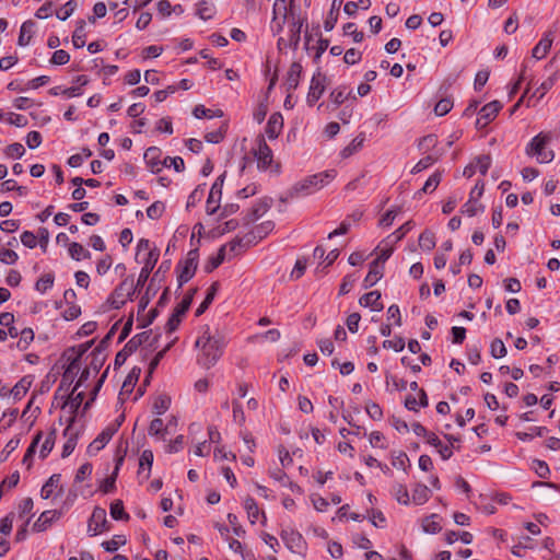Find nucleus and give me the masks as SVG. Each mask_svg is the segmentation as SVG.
Masks as SVG:
<instances>
[{
    "mask_svg": "<svg viewBox=\"0 0 560 560\" xmlns=\"http://www.w3.org/2000/svg\"><path fill=\"white\" fill-rule=\"evenodd\" d=\"M228 341L225 336L220 331L211 332L209 326L202 327L195 346L198 348L199 354L197 362L206 369L213 366L222 357Z\"/></svg>",
    "mask_w": 560,
    "mask_h": 560,
    "instance_id": "obj_1",
    "label": "nucleus"
},
{
    "mask_svg": "<svg viewBox=\"0 0 560 560\" xmlns=\"http://www.w3.org/2000/svg\"><path fill=\"white\" fill-rule=\"evenodd\" d=\"M337 176L335 170H327L317 174L306 176L302 180L298 182L291 189L290 195L293 196H307L314 194L327 186Z\"/></svg>",
    "mask_w": 560,
    "mask_h": 560,
    "instance_id": "obj_2",
    "label": "nucleus"
},
{
    "mask_svg": "<svg viewBox=\"0 0 560 560\" xmlns=\"http://www.w3.org/2000/svg\"><path fill=\"white\" fill-rule=\"evenodd\" d=\"M199 252L198 249H190L185 259L177 265V281L178 288L188 282L196 273L198 267Z\"/></svg>",
    "mask_w": 560,
    "mask_h": 560,
    "instance_id": "obj_3",
    "label": "nucleus"
},
{
    "mask_svg": "<svg viewBox=\"0 0 560 560\" xmlns=\"http://www.w3.org/2000/svg\"><path fill=\"white\" fill-rule=\"evenodd\" d=\"M550 137L548 135L539 133L532 139L526 147V153L528 155H536L539 163H549L553 160V152L546 150V144L549 142Z\"/></svg>",
    "mask_w": 560,
    "mask_h": 560,
    "instance_id": "obj_4",
    "label": "nucleus"
},
{
    "mask_svg": "<svg viewBox=\"0 0 560 560\" xmlns=\"http://www.w3.org/2000/svg\"><path fill=\"white\" fill-rule=\"evenodd\" d=\"M133 292V280L125 279L115 288L108 296L107 302L113 308L118 310L126 303L127 298L131 296Z\"/></svg>",
    "mask_w": 560,
    "mask_h": 560,
    "instance_id": "obj_5",
    "label": "nucleus"
},
{
    "mask_svg": "<svg viewBox=\"0 0 560 560\" xmlns=\"http://www.w3.org/2000/svg\"><path fill=\"white\" fill-rule=\"evenodd\" d=\"M109 530V524L106 517V511L103 508H94L88 524V533L95 536L100 533Z\"/></svg>",
    "mask_w": 560,
    "mask_h": 560,
    "instance_id": "obj_6",
    "label": "nucleus"
},
{
    "mask_svg": "<svg viewBox=\"0 0 560 560\" xmlns=\"http://www.w3.org/2000/svg\"><path fill=\"white\" fill-rule=\"evenodd\" d=\"M119 423H110L107 425L89 445L88 453L95 455L112 440L113 435L117 432Z\"/></svg>",
    "mask_w": 560,
    "mask_h": 560,
    "instance_id": "obj_7",
    "label": "nucleus"
},
{
    "mask_svg": "<svg viewBox=\"0 0 560 560\" xmlns=\"http://www.w3.org/2000/svg\"><path fill=\"white\" fill-rule=\"evenodd\" d=\"M281 538L290 551L298 555H304L306 550V544L303 536L299 532L282 530Z\"/></svg>",
    "mask_w": 560,
    "mask_h": 560,
    "instance_id": "obj_8",
    "label": "nucleus"
},
{
    "mask_svg": "<svg viewBox=\"0 0 560 560\" xmlns=\"http://www.w3.org/2000/svg\"><path fill=\"white\" fill-rule=\"evenodd\" d=\"M326 75L317 72L313 75L307 93V104L313 106L325 92Z\"/></svg>",
    "mask_w": 560,
    "mask_h": 560,
    "instance_id": "obj_9",
    "label": "nucleus"
},
{
    "mask_svg": "<svg viewBox=\"0 0 560 560\" xmlns=\"http://www.w3.org/2000/svg\"><path fill=\"white\" fill-rule=\"evenodd\" d=\"M224 182V174L220 175L212 184L210 194L207 199V213L214 214L219 209V202L222 196V186Z\"/></svg>",
    "mask_w": 560,
    "mask_h": 560,
    "instance_id": "obj_10",
    "label": "nucleus"
},
{
    "mask_svg": "<svg viewBox=\"0 0 560 560\" xmlns=\"http://www.w3.org/2000/svg\"><path fill=\"white\" fill-rule=\"evenodd\" d=\"M254 155L257 160L258 168L267 170L272 163V151L264 139L257 141V148L254 151Z\"/></svg>",
    "mask_w": 560,
    "mask_h": 560,
    "instance_id": "obj_11",
    "label": "nucleus"
},
{
    "mask_svg": "<svg viewBox=\"0 0 560 560\" xmlns=\"http://www.w3.org/2000/svg\"><path fill=\"white\" fill-rule=\"evenodd\" d=\"M502 108V105L498 101L490 102L486 104L478 113L479 117L477 119V126L480 128L486 127L489 122H491Z\"/></svg>",
    "mask_w": 560,
    "mask_h": 560,
    "instance_id": "obj_12",
    "label": "nucleus"
},
{
    "mask_svg": "<svg viewBox=\"0 0 560 560\" xmlns=\"http://www.w3.org/2000/svg\"><path fill=\"white\" fill-rule=\"evenodd\" d=\"M159 257V249L150 250L148 254H145V257L143 259L144 265L139 273L137 287L143 285L147 282V280L150 277V273L152 272L155 264L158 262Z\"/></svg>",
    "mask_w": 560,
    "mask_h": 560,
    "instance_id": "obj_13",
    "label": "nucleus"
},
{
    "mask_svg": "<svg viewBox=\"0 0 560 560\" xmlns=\"http://www.w3.org/2000/svg\"><path fill=\"white\" fill-rule=\"evenodd\" d=\"M283 128V117L280 113H273L270 115L265 131L270 140H275L279 137Z\"/></svg>",
    "mask_w": 560,
    "mask_h": 560,
    "instance_id": "obj_14",
    "label": "nucleus"
},
{
    "mask_svg": "<svg viewBox=\"0 0 560 560\" xmlns=\"http://www.w3.org/2000/svg\"><path fill=\"white\" fill-rule=\"evenodd\" d=\"M271 207V199L257 201L244 218L245 224H249L261 218Z\"/></svg>",
    "mask_w": 560,
    "mask_h": 560,
    "instance_id": "obj_15",
    "label": "nucleus"
},
{
    "mask_svg": "<svg viewBox=\"0 0 560 560\" xmlns=\"http://www.w3.org/2000/svg\"><path fill=\"white\" fill-rule=\"evenodd\" d=\"M153 452L144 450L139 459L138 478L142 481L149 479L152 464H153Z\"/></svg>",
    "mask_w": 560,
    "mask_h": 560,
    "instance_id": "obj_16",
    "label": "nucleus"
},
{
    "mask_svg": "<svg viewBox=\"0 0 560 560\" xmlns=\"http://www.w3.org/2000/svg\"><path fill=\"white\" fill-rule=\"evenodd\" d=\"M384 266L380 264V259H375L370 264V270L366 275L363 287L365 289L375 285L383 277Z\"/></svg>",
    "mask_w": 560,
    "mask_h": 560,
    "instance_id": "obj_17",
    "label": "nucleus"
},
{
    "mask_svg": "<svg viewBox=\"0 0 560 560\" xmlns=\"http://www.w3.org/2000/svg\"><path fill=\"white\" fill-rule=\"evenodd\" d=\"M552 42H553V33L551 31H549L542 36V38L538 42V44L533 48L532 56L538 60L545 58L552 45Z\"/></svg>",
    "mask_w": 560,
    "mask_h": 560,
    "instance_id": "obj_18",
    "label": "nucleus"
},
{
    "mask_svg": "<svg viewBox=\"0 0 560 560\" xmlns=\"http://www.w3.org/2000/svg\"><path fill=\"white\" fill-rule=\"evenodd\" d=\"M359 303L363 307H370L372 311L380 312L383 310L384 305L381 302V292L378 291H371L369 293L363 294Z\"/></svg>",
    "mask_w": 560,
    "mask_h": 560,
    "instance_id": "obj_19",
    "label": "nucleus"
},
{
    "mask_svg": "<svg viewBox=\"0 0 560 560\" xmlns=\"http://www.w3.org/2000/svg\"><path fill=\"white\" fill-rule=\"evenodd\" d=\"M59 516L60 513L56 510H48L43 512L38 520L34 523L33 530L37 533L44 532L55 520L59 518Z\"/></svg>",
    "mask_w": 560,
    "mask_h": 560,
    "instance_id": "obj_20",
    "label": "nucleus"
},
{
    "mask_svg": "<svg viewBox=\"0 0 560 560\" xmlns=\"http://www.w3.org/2000/svg\"><path fill=\"white\" fill-rule=\"evenodd\" d=\"M160 155L161 151L155 147H151L144 152V160L152 173L160 172L164 165L163 162L160 161Z\"/></svg>",
    "mask_w": 560,
    "mask_h": 560,
    "instance_id": "obj_21",
    "label": "nucleus"
},
{
    "mask_svg": "<svg viewBox=\"0 0 560 560\" xmlns=\"http://www.w3.org/2000/svg\"><path fill=\"white\" fill-rule=\"evenodd\" d=\"M302 73V66L300 62L291 63L287 73L285 85L288 91L295 90L299 85L300 77Z\"/></svg>",
    "mask_w": 560,
    "mask_h": 560,
    "instance_id": "obj_22",
    "label": "nucleus"
},
{
    "mask_svg": "<svg viewBox=\"0 0 560 560\" xmlns=\"http://www.w3.org/2000/svg\"><path fill=\"white\" fill-rule=\"evenodd\" d=\"M36 23L32 20L25 21L20 28V35L18 38V44L20 46H27L31 43V39L35 33Z\"/></svg>",
    "mask_w": 560,
    "mask_h": 560,
    "instance_id": "obj_23",
    "label": "nucleus"
},
{
    "mask_svg": "<svg viewBox=\"0 0 560 560\" xmlns=\"http://www.w3.org/2000/svg\"><path fill=\"white\" fill-rule=\"evenodd\" d=\"M63 435L67 438L61 453V456L65 458L74 451L78 441V434L73 431L71 425H68L63 431Z\"/></svg>",
    "mask_w": 560,
    "mask_h": 560,
    "instance_id": "obj_24",
    "label": "nucleus"
},
{
    "mask_svg": "<svg viewBox=\"0 0 560 560\" xmlns=\"http://www.w3.org/2000/svg\"><path fill=\"white\" fill-rule=\"evenodd\" d=\"M364 141H365L364 133L358 135L346 148H343L341 150V152H340L341 158L348 159L351 155H353L354 153L359 152L362 149Z\"/></svg>",
    "mask_w": 560,
    "mask_h": 560,
    "instance_id": "obj_25",
    "label": "nucleus"
},
{
    "mask_svg": "<svg viewBox=\"0 0 560 560\" xmlns=\"http://www.w3.org/2000/svg\"><path fill=\"white\" fill-rule=\"evenodd\" d=\"M244 508L247 512V515H248V520L252 524H255L258 518H259V515L261 514V516L264 518H266V515L264 512H260L259 508H258V504L256 503V501L250 498V497H247L244 501Z\"/></svg>",
    "mask_w": 560,
    "mask_h": 560,
    "instance_id": "obj_26",
    "label": "nucleus"
},
{
    "mask_svg": "<svg viewBox=\"0 0 560 560\" xmlns=\"http://www.w3.org/2000/svg\"><path fill=\"white\" fill-rule=\"evenodd\" d=\"M122 462H124L122 456L117 458L116 466H115L113 474L109 477L105 478L103 480L102 485L100 486V489L102 492L109 493L115 489L117 474H118L119 467L122 464Z\"/></svg>",
    "mask_w": 560,
    "mask_h": 560,
    "instance_id": "obj_27",
    "label": "nucleus"
},
{
    "mask_svg": "<svg viewBox=\"0 0 560 560\" xmlns=\"http://www.w3.org/2000/svg\"><path fill=\"white\" fill-rule=\"evenodd\" d=\"M430 489L422 483H417L412 490V502L415 504H424L430 499Z\"/></svg>",
    "mask_w": 560,
    "mask_h": 560,
    "instance_id": "obj_28",
    "label": "nucleus"
},
{
    "mask_svg": "<svg viewBox=\"0 0 560 560\" xmlns=\"http://www.w3.org/2000/svg\"><path fill=\"white\" fill-rule=\"evenodd\" d=\"M196 13L201 20L207 21L213 18L215 13V7L211 1L201 0L197 4Z\"/></svg>",
    "mask_w": 560,
    "mask_h": 560,
    "instance_id": "obj_29",
    "label": "nucleus"
},
{
    "mask_svg": "<svg viewBox=\"0 0 560 560\" xmlns=\"http://www.w3.org/2000/svg\"><path fill=\"white\" fill-rule=\"evenodd\" d=\"M225 257L226 246H221L218 254L208 259L207 264L205 265V271L208 273L212 272L224 261Z\"/></svg>",
    "mask_w": 560,
    "mask_h": 560,
    "instance_id": "obj_30",
    "label": "nucleus"
},
{
    "mask_svg": "<svg viewBox=\"0 0 560 560\" xmlns=\"http://www.w3.org/2000/svg\"><path fill=\"white\" fill-rule=\"evenodd\" d=\"M219 283L213 282L210 288L208 289L207 295L205 300L201 302V304L196 310V316H200L206 312V310L210 306V304L213 302V299L218 292Z\"/></svg>",
    "mask_w": 560,
    "mask_h": 560,
    "instance_id": "obj_31",
    "label": "nucleus"
},
{
    "mask_svg": "<svg viewBox=\"0 0 560 560\" xmlns=\"http://www.w3.org/2000/svg\"><path fill=\"white\" fill-rule=\"evenodd\" d=\"M85 21L80 20L77 23V27L72 34V43L75 48H82L85 45Z\"/></svg>",
    "mask_w": 560,
    "mask_h": 560,
    "instance_id": "obj_32",
    "label": "nucleus"
},
{
    "mask_svg": "<svg viewBox=\"0 0 560 560\" xmlns=\"http://www.w3.org/2000/svg\"><path fill=\"white\" fill-rule=\"evenodd\" d=\"M330 100L331 102L339 106L342 103H345L349 97H352L353 100H357L355 95H351V91H347L346 86H338L330 93Z\"/></svg>",
    "mask_w": 560,
    "mask_h": 560,
    "instance_id": "obj_33",
    "label": "nucleus"
},
{
    "mask_svg": "<svg viewBox=\"0 0 560 560\" xmlns=\"http://www.w3.org/2000/svg\"><path fill=\"white\" fill-rule=\"evenodd\" d=\"M69 255L74 260L89 259L91 257L90 252L80 243L72 242L69 245Z\"/></svg>",
    "mask_w": 560,
    "mask_h": 560,
    "instance_id": "obj_34",
    "label": "nucleus"
},
{
    "mask_svg": "<svg viewBox=\"0 0 560 560\" xmlns=\"http://www.w3.org/2000/svg\"><path fill=\"white\" fill-rule=\"evenodd\" d=\"M392 494L396 501L400 504L408 505L410 502L409 492L406 486L401 483H395L392 488Z\"/></svg>",
    "mask_w": 560,
    "mask_h": 560,
    "instance_id": "obj_35",
    "label": "nucleus"
},
{
    "mask_svg": "<svg viewBox=\"0 0 560 560\" xmlns=\"http://www.w3.org/2000/svg\"><path fill=\"white\" fill-rule=\"evenodd\" d=\"M110 516L116 521H128L129 514L125 511L121 500H115L109 508Z\"/></svg>",
    "mask_w": 560,
    "mask_h": 560,
    "instance_id": "obj_36",
    "label": "nucleus"
},
{
    "mask_svg": "<svg viewBox=\"0 0 560 560\" xmlns=\"http://www.w3.org/2000/svg\"><path fill=\"white\" fill-rule=\"evenodd\" d=\"M149 339V334L147 331H143L141 334H138L133 336L126 345H125V352H129L130 354L133 353L143 342H145Z\"/></svg>",
    "mask_w": 560,
    "mask_h": 560,
    "instance_id": "obj_37",
    "label": "nucleus"
},
{
    "mask_svg": "<svg viewBox=\"0 0 560 560\" xmlns=\"http://www.w3.org/2000/svg\"><path fill=\"white\" fill-rule=\"evenodd\" d=\"M60 482V475H52L46 483L42 487L40 495L43 499H48L52 495L55 488L58 487Z\"/></svg>",
    "mask_w": 560,
    "mask_h": 560,
    "instance_id": "obj_38",
    "label": "nucleus"
},
{
    "mask_svg": "<svg viewBox=\"0 0 560 560\" xmlns=\"http://www.w3.org/2000/svg\"><path fill=\"white\" fill-rule=\"evenodd\" d=\"M196 291L197 289H191L189 292H187V294L183 298L180 303L177 304L173 313L183 317L185 313L189 310Z\"/></svg>",
    "mask_w": 560,
    "mask_h": 560,
    "instance_id": "obj_39",
    "label": "nucleus"
},
{
    "mask_svg": "<svg viewBox=\"0 0 560 560\" xmlns=\"http://www.w3.org/2000/svg\"><path fill=\"white\" fill-rule=\"evenodd\" d=\"M49 93L51 95L61 94V95L66 96L67 98H71V97L80 96L82 94V91H81L80 86H71V88H66V89H62L61 86H54L49 90Z\"/></svg>",
    "mask_w": 560,
    "mask_h": 560,
    "instance_id": "obj_40",
    "label": "nucleus"
},
{
    "mask_svg": "<svg viewBox=\"0 0 560 560\" xmlns=\"http://www.w3.org/2000/svg\"><path fill=\"white\" fill-rule=\"evenodd\" d=\"M558 79V73H553L548 79H546L539 88L536 89L533 96H536L537 100H540L545 96V94L555 85Z\"/></svg>",
    "mask_w": 560,
    "mask_h": 560,
    "instance_id": "obj_41",
    "label": "nucleus"
},
{
    "mask_svg": "<svg viewBox=\"0 0 560 560\" xmlns=\"http://www.w3.org/2000/svg\"><path fill=\"white\" fill-rule=\"evenodd\" d=\"M419 246L424 250H432L435 247V235L431 231H424L419 236Z\"/></svg>",
    "mask_w": 560,
    "mask_h": 560,
    "instance_id": "obj_42",
    "label": "nucleus"
},
{
    "mask_svg": "<svg viewBox=\"0 0 560 560\" xmlns=\"http://www.w3.org/2000/svg\"><path fill=\"white\" fill-rule=\"evenodd\" d=\"M171 405V398L167 395H160L155 398L152 410L156 415H163Z\"/></svg>",
    "mask_w": 560,
    "mask_h": 560,
    "instance_id": "obj_43",
    "label": "nucleus"
},
{
    "mask_svg": "<svg viewBox=\"0 0 560 560\" xmlns=\"http://www.w3.org/2000/svg\"><path fill=\"white\" fill-rule=\"evenodd\" d=\"M439 516L436 514H432L427 516L422 521V528L425 533L435 534L441 530V525L438 521Z\"/></svg>",
    "mask_w": 560,
    "mask_h": 560,
    "instance_id": "obj_44",
    "label": "nucleus"
},
{
    "mask_svg": "<svg viewBox=\"0 0 560 560\" xmlns=\"http://www.w3.org/2000/svg\"><path fill=\"white\" fill-rule=\"evenodd\" d=\"M167 427L164 425V422L161 418H155L151 421L149 427L150 435L160 436L161 439H164Z\"/></svg>",
    "mask_w": 560,
    "mask_h": 560,
    "instance_id": "obj_45",
    "label": "nucleus"
},
{
    "mask_svg": "<svg viewBox=\"0 0 560 560\" xmlns=\"http://www.w3.org/2000/svg\"><path fill=\"white\" fill-rule=\"evenodd\" d=\"M56 430L52 429L46 436L45 441L43 442L42 446H40V452H39V456L42 458H45L48 456V454L51 452V450L54 448V445H55V441H56Z\"/></svg>",
    "mask_w": 560,
    "mask_h": 560,
    "instance_id": "obj_46",
    "label": "nucleus"
},
{
    "mask_svg": "<svg viewBox=\"0 0 560 560\" xmlns=\"http://www.w3.org/2000/svg\"><path fill=\"white\" fill-rule=\"evenodd\" d=\"M42 438H43V432H38L35 435V438L33 439L28 448L26 450V453L23 457V464H26L28 467H31V465H32L33 456L36 452V447H37L38 443L40 442Z\"/></svg>",
    "mask_w": 560,
    "mask_h": 560,
    "instance_id": "obj_47",
    "label": "nucleus"
},
{
    "mask_svg": "<svg viewBox=\"0 0 560 560\" xmlns=\"http://www.w3.org/2000/svg\"><path fill=\"white\" fill-rule=\"evenodd\" d=\"M413 222L408 221L404 223L399 229H397L392 235L387 237V241L392 244L399 242L412 228Z\"/></svg>",
    "mask_w": 560,
    "mask_h": 560,
    "instance_id": "obj_48",
    "label": "nucleus"
},
{
    "mask_svg": "<svg viewBox=\"0 0 560 560\" xmlns=\"http://www.w3.org/2000/svg\"><path fill=\"white\" fill-rule=\"evenodd\" d=\"M442 175L440 172H434L424 183L422 189L419 191V194L424 192H432L436 189L439 184L441 183Z\"/></svg>",
    "mask_w": 560,
    "mask_h": 560,
    "instance_id": "obj_49",
    "label": "nucleus"
},
{
    "mask_svg": "<svg viewBox=\"0 0 560 560\" xmlns=\"http://www.w3.org/2000/svg\"><path fill=\"white\" fill-rule=\"evenodd\" d=\"M125 544L126 537L124 535H115L112 539L102 542V547L108 552H114Z\"/></svg>",
    "mask_w": 560,
    "mask_h": 560,
    "instance_id": "obj_50",
    "label": "nucleus"
},
{
    "mask_svg": "<svg viewBox=\"0 0 560 560\" xmlns=\"http://www.w3.org/2000/svg\"><path fill=\"white\" fill-rule=\"evenodd\" d=\"M54 281L55 278L51 273H45L36 281L35 289L40 293H45L54 285Z\"/></svg>",
    "mask_w": 560,
    "mask_h": 560,
    "instance_id": "obj_51",
    "label": "nucleus"
},
{
    "mask_svg": "<svg viewBox=\"0 0 560 560\" xmlns=\"http://www.w3.org/2000/svg\"><path fill=\"white\" fill-rule=\"evenodd\" d=\"M454 103L450 97L441 98L434 106V113L438 116H444L451 112Z\"/></svg>",
    "mask_w": 560,
    "mask_h": 560,
    "instance_id": "obj_52",
    "label": "nucleus"
},
{
    "mask_svg": "<svg viewBox=\"0 0 560 560\" xmlns=\"http://www.w3.org/2000/svg\"><path fill=\"white\" fill-rule=\"evenodd\" d=\"M75 9H77V2L74 0H69L68 2H66L63 4L62 8H60L56 12V16L61 21H66L68 18H70L72 15V13L75 11Z\"/></svg>",
    "mask_w": 560,
    "mask_h": 560,
    "instance_id": "obj_53",
    "label": "nucleus"
},
{
    "mask_svg": "<svg viewBox=\"0 0 560 560\" xmlns=\"http://www.w3.org/2000/svg\"><path fill=\"white\" fill-rule=\"evenodd\" d=\"M19 337L20 339L18 341V348L21 350H25L34 340V331L31 328H24L20 331Z\"/></svg>",
    "mask_w": 560,
    "mask_h": 560,
    "instance_id": "obj_54",
    "label": "nucleus"
},
{
    "mask_svg": "<svg viewBox=\"0 0 560 560\" xmlns=\"http://www.w3.org/2000/svg\"><path fill=\"white\" fill-rule=\"evenodd\" d=\"M490 353L495 359L505 357L506 348L501 339L495 338L494 340H492L490 345Z\"/></svg>",
    "mask_w": 560,
    "mask_h": 560,
    "instance_id": "obj_55",
    "label": "nucleus"
},
{
    "mask_svg": "<svg viewBox=\"0 0 560 560\" xmlns=\"http://www.w3.org/2000/svg\"><path fill=\"white\" fill-rule=\"evenodd\" d=\"M32 384V380L28 376L21 378L12 389V394L14 397H20L25 395Z\"/></svg>",
    "mask_w": 560,
    "mask_h": 560,
    "instance_id": "obj_56",
    "label": "nucleus"
},
{
    "mask_svg": "<svg viewBox=\"0 0 560 560\" xmlns=\"http://www.w3.org/2000/svg\"><path fill=\"white\" fill-rule=\"evenodd\" d=\"M343 34L348 36H352L355 43H361L363 40V33L358 31V27L354 23L349 22L343 26Z\"/></svg>",
    "mask_w": 560,
    "mask_h": 560,
    "instance_id": "obj_57",
    "label": "nucleus"
},
{
    "mask_svg": "<svg viewBox=\"0 0 560 560\" xmlns=\"http://www.w3.org/2000/svg\"><path fill=\"white\" fill-rule=\"evenodd\" d=\"M19 259V255L9 248H0V261L5 265H14Z\"/></svg>",
    "mask_w": 560,
    "mask_h": 560,
    "instance_id": "obj_58",
    "label": "nucleus"
},
{
    "mask_svg": "<svg viewBox=\"0 0 560 560\" xmlns=\"http://www.w3.org/2000/svg\"><path fill=\"white\" fill-rule=\"evenodd\" d=\"M80 355H78L68 364V368L66 369L62 376V382L72 378L80 370Z\"/></svg>",
    "mask_w": 560,
    "mask_h": 560,
    "instance_id": "obj_59",
    "label": "nucleus"
},
{
    "mask_svg": "<svg viewBox=\"0 0 560 560\" xmlns=\"http://www.w3.org/2000/svg\"><path fill=\"white\" fill-rule=\"evenodd\" d=\"M69 60H70V55L68 51H66L63 49L56 50L50 58V62L55 66H63V65L68 63Z\"/></svg>",
    "mask_w": 560,
    "mask_h": 560,
    "instance_id": "obj_60",
    "label": "nucleus"
},
{
    "mask_svg": "<svg viewBox=\"0 0 560 560\" xmlns=\"http://www.w3.org/2000/svg\"><path fill=\"white\" fill-rule=\"evenodd\" d=\"M164 210V203L162 201H155L147 209V214L150 219L156 220L163 214Z\"/></svg>",
    "mask_w": 560,
    "mask_h": 560,
    "instance_id": "obj_61",
    "label": "nucleus"
},
{
    "mask_svg": "<svg viewBox=\"0 0 560 560\" xmlns=\"http://www.w3.org/2000/svg\"><path fill=\"white\" fill-rule=\"evenodd\" d=\"M365 411L373 420L380 421L383 418V410L376 402H368L365 406Z\"/></svg>",
    "mask_w": 560,
    "mask_h": 560,
    "instance_id": "obj_62",
    "label": "nucleus"
},
{
    "mask_svg": "<svg viewBox=\"0 0 560 560\" xmlns=\"http://www.w3.org/2000/svg\"><path fill=\"white\" fill-rule=\"evenodd\" d=\"M476 168L481 173V175H486L489 167L491 166V158L490 155H480L475 161Z\"/></svg>",
    "mask_w": 560,
    "mask_h": 560,
    "instance_id": "obj_63",
    "label": "nucleus"
},
{
    "mask_svg": "<svg viewBox=\"0 0 560 560\" xmlns=\"http://www.w3.org/2000/svg\"><path fill=\"white\" fill-rule=\"evenodd\" d=\"M25 149L23 144L15 142L7 147L5 154L10 158L20 159L24 155Z\"/></svg>",
    "mask_w": 560,
    "mask_h": 560,
    "instance_id": "obj_64",
    "label": "nucleus"
}]
</instances>
